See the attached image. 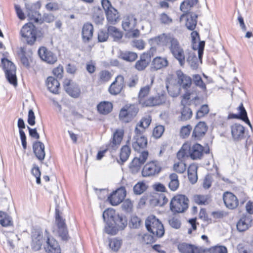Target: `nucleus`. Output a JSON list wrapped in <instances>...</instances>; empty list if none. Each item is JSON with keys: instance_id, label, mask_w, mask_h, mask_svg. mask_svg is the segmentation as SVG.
<instances>
[{"instance_id": "37", "label": "nucleus", "mask_w": 253, "mask_h": 253, "mask_svg": "<svg viewBox=\"0 0 253 253\" xmlns=\"http://www.w3.org/2000/svg\"><path fill=\"white\" fill-rule=\"evenodd\" d=\"M238 110L239 111V114H232L231 115V118L236 119H241L244 121L247 122L249 125L251 126V125L249 122V120L247 117V114L246 110L245 109L243 105L241 104L238 107Z\"/></svg>"}, {"instance_id": "20", "label": "nucleus", "mask_w": 253, "mask_h": 253, "mask_svg": "<svg viewBox=\"0 0 253 253\" xmlns=\"http://www.w3.org/2000/svg\"><path fill=\"white\" fill-rule=\"evenodd\" d=\"M178 250L182 253H204V250L200 247H196L186 243L178 245Z\"/></svg>"}, {"instance_id": "24", "label": "nucleus", "mask_w": 253, "mask_h": 253, "mask_svg": "<svg viewBox=\"0 0 253 253\" xmlns=\"http://www.w3.org/2000/svg\"><path fill=\"white\" fill-rule=\"evenodd\" d=\"M151 121V116L147 115L144 117L137 124L135 128V132L138 134L144 133L145 129L149 126Z\"/></svg>"}, {"instance_id": "38", "label": "nucleus", "mask_w": 253, "mask_h": 253, "mask_svg": "<svg viewBox=\"0 0 253 253\" xmlns=\"http://www.w3.org/2000/svg\"><path fill=\"white\" fill-rule=\"evenodd\" d=\"M198 0H184L180 4V9L184 13H187L197 3Z\"/></svg>"}, {"instance_id": "22", "label": "nucleus", "mask_w": 253, "mask_h": 253, "mask_svg": "<svg viewBox=\"0 0 253 253\" xmlns=\"http://www.w3.org/2000/svg\"><path fill=\"white\" fill-rule=\"evenodd\" d=\"M168 61L166 57L157 56L152 61L151 69L157 71L166 67L168 65Z\"/></svg>"}, {"instance_id": "39", "label": "nucleus", "mask_w": 253, "mask_h": 253, "mask_svg": "<svg viewBox=\"0 0 253 253\" xmlns=\"http://www.w3.org/2000/svg\"><path fill=\"white\" fill-rule=\"evenodd\" d=\"M107 30L108 34L114 38V41H118L122 39V32L116 27L110 26L108 27Z\"/></svg>"}, {"instance_id": "14", "label": "nucleus", "mask_w": 253, "mask_h": 253, "mask_svg": "<svg viewBox=\"0 0 253 253\" xmlns=\"http://www.w3.org/2000/svg\"><path fill=\"white\" fill-rule=\"evenodd\" d=\"M124 78L121 76H118L115 81L110 85L109 88V92L111 94L117 95L121 92L124 86Z\"/></svg>"}, {"instance_id": "10", "label": "nucleus", "mask_w": 253, "mask_h": 253, "mask_svg": "<svg viewBox=\"0 0 253 253\" xmlns=\"http://www.w3.org/2000/svg\"><path fill=\"white\" fill-rule=\"evenodd\" d=\"M137 113V109L134 105L126 106L121 110L119 118L122 122L127 123L130 121Z\"/></svg>"}, {"instance_id": "9", "label": "nucleus", "mask_w": 253, "mask_h": 253, "mask_svg": "<svg viewBox=\"0 0 253 253\" xmlns=\"http://www.w3.org/2000/svg\"><path fill=\"white\" fill-rule=\"evenodd\" d=\"M175 39L174 38L169 35L163 34L149 39V43L154 46L156 45L165 46L169 43L170 45L171 44L172 41L175 40Z\"/></svg>"}, {"instance_id": "57", "label": "nucleus", "mask_w": 253, "mask_h": 253, "mask_svg": "<svg viewBox=\"0 0 253 253\" xmlns=\"http://www.w3.org/2000/svg\"><path fill=\"white\" fill-rule=\"evenodd\" d=\"M164 127L162 125L155 126L153 131V136L156 138H160L164 132Z\"/></svg>"}, {"instance_id": "45", "label": "nucleus", "mask_w": 253, "mask_h": 253, "mask_svg": "<svg viewBox=\"0 0 253 253\" xmlns=\"http://www.w3.org/2000/svg\"><path fill=\"white\" fill-rule=\"evenodd\" d=\"M145 55L141 57L140 59L138 60L135 65V68L138 71L144 70L148 65L149 61L145 59Z\"/></svg>"}, {"instance_id": "60", "label": "nucleus", "mask_w": 253, "mask_h": 253, "mask_svg": "<svg viewBox=\"0 0 253 253\" xmlns=\"http://www.w3.org/2000/svg\"><path fill=\"white\" fill-rule=\"evenodd\" d=\"M99 79L101 82L108 81L111 78V75L108 71H102L99 73Z\"/></svg>"}, {"instance_id": "44", "label": "nucleus", "mask_w": 253, "mask_h": 253, "mask_svg": "<svg viewBox=\"0 0 253 253\" xmlns=\"http://www.w3.org/2000/svg\"><path fill=\"white\" fill-rule=\"evenodd\" d=\"M143 164L137 158H134L130 164V169L133 173H137L140 169Z\"/></svg>"}, {"instance_id": "16", "label": "nucleus", "mask_w": 253, "mask_h": 253, "mask_svg": "<svg viewBox=\"0 0 253 253\" xmlns=\"http://www.w3.org/2000/svg\"><path fill=\"white\" fill-rule=\"evenodd\" d=\"M188 149L189 157L193 160L200 159L203 155V147L199 144L191 145L189 143Z\"/></svg>"}, {"instance_id": "2", "label": "nucleus", "mask_w": 253, "mask_h": 253, "mask_svg": "<svg viewBox=\"0 0 253 253\" xmlns=\"http://www.w3.org/2000/svg\"><path fill=\"white\" fill-rule=\"evenodd\" d=\"M40 34V32L37 31L36 27L32 23L25 24L20 31L21 37L30 45L33 44L37 38L41 37Z\"/></svg>"}, {"instance_id": "53", "label": "nucleus", "mask_w": 253, "mask_h": 253, "mask_svg": "<svg viewBox=\"0 0 253 253\" xmlns=\"http://www.w3.org/2000/svg\"><path fill=\"white\" fill-rule=\"evenodd\" d=\"M192 112L191 109L186 106H184L181 112V120L183 121L187 120L191 118Z\"/></svg>"}, {"instance_id": "32", "label": "nucleus", "mask_w": 253, "mask_h": 253, "mask_svg": "<svg viewBox=\"0 0 253 253\" xmlns=\"http://www.w3.org/2000/svg\"><path fill=\"white\" fill-rule=\"evenodd\" d=\"M113 223L118 230L124 229L127 225V220L126 216L117 214L114 219Z\"/></svg>"}, {"instance_id": "27", "label": "nucleus", "mask_w": 253, "mask_h": 253, "mask_svg": "<svg viewBox=\"0 0 253 253\" xmlns=\"http://www.w3.org/2000/svg\"><path fill=\"white\" fill-rule=\"evenodd\" d=\"M46 85L48 89L52 93L57 94L59 89L60 84L57 80L52 77L47 78Z\"/></svg>"}, {"instance_id": "46", "label": "nucleus", "mask_w": 253, "mask_h": 253, "mask_svg": "<svg viewBox=\"0 0 253 253\" xmlns=\"http://www.w3.org/2000/svg\"><path fill=\"white\" fill-rule=\"evenodd\" d=\"M28 6V5L26 4V8L29 10L28 15L30 20L36 23H40L41 22L40 14L37 11L29 9Z\"/></svg>"}, {"instance_id": "21", "label": "nucleus", "mask_w": 253, "mask_h": 253, "mask_svg": "<svg viewBox=\"0 0 253 253\" xmlns=\"http://www.w3.org/2000/svg\"><path fill=\"white\" fill-rule=\"evenodd\" d=\"M199 97L195 89L191 91L187 92L183 97L181 100L182 104H191L194 103L197 105L199 103Z\"/></svg>"}, {"instance_id": "42", "label": "nucleus", "mask_w": 253, "mask_h": 253, "mask_svg": "<svg viewBox=\"0 0 253 253\" xmlns=\"http://www.w3.org/2000/svg\"><path fill=\"white\" fill-rule=\"evenodd\" d=\"M11 218L6 213L0 211V224L1 226L6 227L12 225Z\"/></svg>"}, {"instance_id": "17", "label": "nucleus", "mask_w": 253, "mask_h": 253, "mask_svg": "<svg viewBox=\"0 0 253 253\" xmlns=\"http://www.w3.org/2000/svg\"><path fill=\"white\" fill-rule=\"evenodd\" d=\"M223 199L226 207L229 209H234L238 205L237 198L231 192L225 193L223 196Z\"/></svg>"}, {"instance_id": "61", "label": "nucleus", "mask_w": 253, "mask_h": 253, "mask_svg": "<svg viewBox=\"0 0 253 253\" xmlns=\"http://www.w3.org/2000/svg\"><path fill=\"white\" fill-rule=\"evenodd\" d=\"M192 128V126L190 125L182 126L180 130V135L183 138L187 137L190 134Z\"/></svg>"}, {"instance_id": "25", "label": "nucleus", "mask_w": 253, "mask_h": 253, "mask_svg": "<svg viewBox=\"0 0 253 253\" xmlns=\"http://www.w3.org/2000/svg\"><path fill=\"white\" fill-rule=\"evenodd\" d=\"M252 222L251 217L250 215L242 216L237 223L236 226L238 230L243 232L247 230L251 226Z\"/></svg>"}, {"instance_id": "12", "label": "nucleus", "mask_w": 253, "mask_h": 253, "mask_svg": "<svg viewBox=\"0 0 253 253\" xmlns=\"http://www.w3.org/2000/svg\"><path fill=\"white\" fill-rule=\"evenodd\" d=\"M38 53L40 58L48 64H54L57 60V56L44 47H40Z\"/></svg>"}, {"instance_id": "31", "label": "nucleus", "mask_w": 253, "mask_h": 253, "mask_svg": "<svg viewBox=\"0 0 253 253\" xmlns=\"http://www.w3.org/2000/svg\"><path fill=\"white\" fill-rule=\"evenodd\" d=\"M177 76L178 79V83L182 88L186 89L190 86L191 84L190 77L183 74L180 71L177 72Z\"/></svg>"}, {"instance_id": "19", "label": "nucleus", "mask_w": 253, "mask_h": 253, "mask_svg": "<svg viewBox=\"0 0 253 253\" xmlns=\"http://www.w3.org/2000/svg\"><path fill=\"white\" fill-rule=\"evenodd\" d=\"M154 78L151 79V85H147L141 88L138 95V100L143 106L147 107V99L146 97L149 94L152 84L153 83Z\"/></svg>"}, {"instance_id": "26", "label": "nucleus", "mask_w": 253, "mask_h": 253, "mask_svg": "<svg viewBox=\"0 0 253 253\" xmlns=\"http://www.w3.org/2000/svg\"><path fill=\"white\" fill-rule=\"evenodd\" d=\"M34 152L37 158L40 161H42L45 158L44 145L40 141L36 142L33 144Z\"/></svg>"}, {"instance_id": "48", "label": "nucleus", "mask_w": 253, "mask_h": 253, "mask_svg": "<svg viewBox=\"0 0 253 253\" xmlns=\"http://www.w3.org/2000/svg\"><path fill=\"white\" fill-rule=\"evenodd\" d=\"M147 189L145 183L143 182H138L133 187L134 193L136 195H140Z\"/></svg>"}, {"instance_id": "30", "label": "nucleus", "mask_w": 253, "mask_h": 253, "mask_svg": "<svg viewBox=\"0 0 253 253\" xmlns=\"http://www.w3.org/2000/svg\"><path fill=\"white\" fill-rule=\"evenodd\" d=\"M93 28L90 23L84 24L82 29V38L84 42H88L93 36Z\"/></svg>"}, {"instance_id": "35", "label": "nucleus", "mask_w": 253, "mask_h": 253, "mask_svg": "<svg viewBox=\"0 0 253 253\" xmlns=\"http://www.w3.org/2000/svg\"><path fill=\"white\" fill-rule=\"evenodd\" d=\"M112 104L108 101L101 102L97 105L98 112L102 114H108L112 111Z\"/></svg>"}, {"instance_id": "23", "label": "nucleus", "mask_w": 253, "mask_h": 253, "mask_svg": "<svg viewBox=\"0 0 253 253\" xmlns=\"http://www.w3.org/2000/svg\"><path fill=\"white\" fill-rule=\"evenodd\" d=\"M183 18L185 19V26L187 29L190 30H194L197 24V16L195 14L188 13L182 15L180 21H182Z\"/></svg>"}, {"instance_id": "49", "label": "nucleus", "mask_w": 253, "mask_h": 253, "mask_svg": "<svg viewBox=\"0 0 253 253\" xmlns=\"http://www.w3.org/2000/svg\"><path fill=\"white\" fill-rule=\"evenodd\" d=\"M193 199L199 205H206L209 203V197L207 195H196L193 197Z\"/></svg>"}, {"instance_id": "47", "label": "nucleus", "mask_w": 253, "mask_h": 253, "mask_svg": "<svg viewBox=\"0 0 253 253\" xmlns=\"http://www.w3.org/2000/svg\"><path fill=\"white\" fill-rule=\"evenodd\" d=\"M130 154V149L127 146H124L120 152V159L123 162H126Z\"/></svg>"}, {"instance_id": "13", "label": "nucleus", "mask_w": 253, "mask_h": 253, "mask_svg": "<svg viewBox=\"0 0 253 253\" xmlns=\"http://www.w3.org/2000/svg\"><path fill=\"white\" fill-rule=\"evenodd\" d=\"M143 133L140 134L135 132V135L132 139V147L134 150L139 151L145 148L147 144V139L143 135Z\"/></svg>"}, {"instance_id": "52", "label": "nucleus", "mask_w": 253, "mask_h": 253, "mask_svg": "<svg viewBox=\"0 0 253 253\" xmlns=\"http://www.w3.org/2000/svg\"><path fill=\"white\" fill-rule=\"evenodd\" d=\"M142 225V221L141 219L137 216H132L131 217L129 226L131 228L137 229L139 228Z\"/></svg>"}, {"instance_id": "56", "label": "nucleus", "mask_w": 253, "mask_h": 253, "mask_svg": "<svg viewBox=\"0 0 253 253\" xmlns=\"http://www.w3.org/2000/svg\"><path fill=\"white\" fill-rule=\"evenodd\" d=\"M173 169L177 172L182 173L186 169V165L182 161L176 162L173 165Z\"/></svg>"}, {"instance_id": "40", "label": "nucleus", "mask_w": 253, "mask_h": 253, "mask_svg": "<svg viewBox=\"0 0 253 253\" xmlns=\"http://www.w3.org/2000/svg\"><path fill=\"white\" fill-rule=\"evenodd\" d=\"M188 149H189V142H186L182 145L181 149L177 153V157L179 160L182 161L185 157H189Z\"/></svg>"}, {"instance_id": "54", "label": "nucleus", "mask_w": 253, "mask_h": 253, "mask_svg": "<svg viewBox=\"0 0 253 253\" xmlns=\"http://www.w3.org/2000/svg\"><path fill=\"white\" fill-rule=\"evenodd\" d=\"M168 91L169 95L172 97L178 96L180 93V88L178 85H167Z\"/></svg>"}, {"instance_id": "55", "label": "nucleus", "mask_w": 253, "mask_h": 253, "mask_svg": "<svg viewBox=\"0 0 253 253\" xmlns=\"http://www.w3.org/2000/svg\"><path fill=\"white\" fill-rule=\"evenodd\" d=\"M193 77L194 84L205 91L206 89V84L204 83L200 76L199 75H195Z\"/></svg>"}, {"instance_id": "8", "label": "nucleus", "mask_w": 253, "mask_h": 253, "mask_svg": "<svg viewBox=\"0 0 253 253\" xmlns=\"http://www.w3.org/2000/svg\"><path fill=\"white\" fill-rule=\"evenodd\" d=\"M162 169L160 163L153 161L147 163L143 168L142 174L144 177L153 176L159 173Z\"/></svg>"}, {"instance_id": "5", "label": "nucleus", "mask_w": 253, "mask_h": 253, "mask_svg": "<svg viewBox=\"0 0 253 253\" xmlns=\"http://www.w3.org/2000/svg\"><path fill=\"white\" fill-rule=\"evenodd\" d=\"M101 4L109 23L115 24L120 21V15L118 10L111 4L109 0H101Z\"/></svg>"}, {"instance_id": "33", "label": "nucleus", "mask_w": 253, "mask_h": 253, "mask_svg": "<svg viewBox=\"0 0 253 253\" xmlns=\"http://www.w3.org/2000/svg\"><path fill=\"white\" fill-rule=\"evenodd\" d=\"M124 136V130L123 129H118L114 133L113 138L109 145V147L113 149L120 145Z\"/></svg>"}, {"instance_id": "34", "label": "nucleus", "mask_w": 253, "mask_h": 253, "mask_svg": "<svg viewBox=\"0 0 253 253\" xmlns=\"http://www.w3.org/2000/svg\"><path fill=\"white\" fill-rule=\"evenodd\" d=\"M186 61L192 69H196L198 68L199 61L194 52L190 51L187 53Z\"/></svg>"}, {"instance_id": "41", "label": "nucleus", "mask_w": 253, "mask_h": 253, "mask_svg": "<svg viewBox=\"0 0 253 253\" xmlns=\"http://www.w3.org/2000/svg\"><path fill=\"white\" fill-rule=\"evenodd\" d=\"M116 215L115 211L113 209H108L104 211L103 218L104 222L106 223L112 222Z\"/></svg>"}, {"instance_id": "4", "label": "nucleus", "mask_w": 253, "mask_h": 253, "mask_svg": "<svg viewBox=\"0 0 253 253\" xmlns=\"http://www.w3.org/2000/svg\"><path fill=\"white\" fill-rule=\"evenodd\" d=\"M188 198L183 195H177L174 196L170 203V210L173 212H184L188 207Z\"/></svg>"}, {"instance_id": "7", "label": "nucleus", "mask_w": 253, "mask_h": 253, "mask_svg": "<svg viewBox=\"0 0 253 253\" xmlns=\"http://www.w3.org/2000/svg\"><path fill=\"white\" fill-rule=\"evenodd\" d=\"M1 63L7 80L9 83L16 86L17 83L15 65L10 61L5 58L1 59Z\"/></svg>"}, {"instance_id": "15", "label": "nucleus", "mask_w": 253, "mask_h": 253, "mask_svg": "<svg viewBox=\"0 0 253 253\" xmlns=\"http://www.w3.org/2000/svg\"><path fill=\"white\" fill-rule=\"evenodd\" d=\"M232 137L234 141H240L244 136L245 128L239 124H234L230 126Z\"/></svg>"}, {"instance_id": "63", "label": "nucleus", "mask_w": 253, "mask_h": 253, "mask_svg": "<svg viewBox=\"0 0 253 253\" xmlns=\"http://www.w3.org/2000/svg\"><path fill=\"white\" fill-rule=\"evenodd\" d=\"M121 245V242L117 239H113L110 241L109 246L112 250L114 251H118L120 248Z\"/></svg>"}, {"instance_id": "59", "label": "nucleus", "mask_w": 253, "mask_h": 253, "mask_svg": "<svg viewBox=\"0 0 253 253\" xmlns=\"http://www.w3.org/2000/svg\"><path fill=\"white\" fill-rule=\"evenodd\" d=\"M122 207L126 211L130 212L132 211L133 208L132 202L129 199H126L123 203Z\"/></svg>"}, {"instance_id": "43", "label": "nucleus", "mask_w": 253, "mask_h": 253, "mask_svg": "<svg viewBox=\"0 0 253 253\" xmlns=\"http://www.w3.org/2000/svg\"><path fill=\"white\" fill-rule=\"evenodd\" d=\"M120 56L122 59L129 62L134 61L137 57L135 53L130 51L122 52Z\"/></svg>"}, {"instance_id": "11", "label": "nucleus", "mask_w": 253, "mask_h": 253, "mask_svg": "<svg viewBox=\"0 0 253 253\" xmlns=\"http://www.w3.org/2000/svg\"><path fill=\"white\" fill-rule=\"evenodd\" d=\"M126 196V191L124 188H120L114 191L108 197V200L112 206L120 204Z\"/></svg>"}, {"instance_id": "1", "label": "nucleus", "mask_w": 253, "mask_h": 253, "mask_svg": "<svg viewBox=\"0 0 253 253\" xmlns=\"http://www.w3.org/2000/svg\"><path fill=\"white\" fill-rule=\"evenodd\" d=\"M42 245H43L44 250L47 253H61L59 244L53 238H49L47 235L43 238L42 235L39 233H35L33 235V249L38 251L41 249Z\"/></svg>"}, {"instance_id": "62", "label": "nucleus", "mask_w": 253, "mask_h": 253, "mask_svg": "<svg viewBox=\"0 0 253 253\" xmlns=\"http://www.w3.org/2000/svg\"><path fill=\"white\" fill-rule=\"evenodd\" d=\"M140 236L141 237L140 241L143 244H149L153 242V238L150 235L144 234Z\"/></svg>"}, {"instance_id": "29", "label": "nucleus", "mask_w": 253, "mask_h": 253, "mask_svg": "<svg viewBox=\"0 0 253 253\" xmlns=\"http://www.w3.org/2000/svg\"><path fill=\"white\" fill-rule=\"evenodd\" d=\"M166 95L164 94H159L155 97H151L147 99V107L159 105L166 102Z\"/></svg>"}, {"instance_id": "28", "label": "nucleus", "mask_w": 253, "mask_h": 253, "mask_svg": "<svg viewBox=\"0 0 253 253\" xmlns=\"http://www.w3.org/2000/svg\"><path fill=\"white\" fill-rule=\"evenodd\" d=\"M207 129V126L204 122H199L194 128L192 136L199 139L205 135Z\"/></svg>"}, {"instance_id": "51", "label": "nucleus", "mask_w": 253, "mask_h": 253, "mask_svg": "<svg viewBox=\"0 0 253 253\" xmlns=\"http://www.w3.org/2000/svg\"><path fill=\"white\" fill-rule=\"evenodd\" d=\"M73 84H75L72 83L70 80L68 79H65L63 82L64 88L65 91L67 92V93L68 94H71L72 95H75L77 94L78 92V90L77 89V88H75V90L74 91V92H71L70 91V90L69 89V87L70 88Z\"/></svg>"}, {"instance_id": "6", "label": "nucleus", "mask_w": 253, "mask_h": 253, "mask_svg": "<svg viewBox=\"0 0 253 253\" xmlns=\"http://www.w3.org/2000/svg\"><path fill=\"white\" fill-rule=\"evenodd\" d=\"M169 48L173 57L178 61L179 65L183 66L188 52L184 51L176 39L172 41V43L169 45Z\"/></svg>"}, {"instance_id": "3", "label": "nucleus", "mask_w": 253, "mask_h": 253, "mask_svg": "<svg viewBox=\"0 0 253 253\" xmlns=\"http://www.w3.org/2000/svg\"><path fill=\"white\" fill-rule=\"evenodd\" d=\"M145 226L147 229L156 237H161L165 233L163 225L154 215H151L147 217Z\"/></svg>"}, {"instance_id": "58", "label": "nucleus", "mask_w": 253, "mask_h": 253, "mask_svg": "<svg viewBox=\"0 0 253 253\" xmlns=\"http://www.w3.org/2000/svg\"><path fill=\"white\" fill-rule=\"evenodd\" d=\"M209 112V109L207 105H203L200 109L197 111L196 118L197 119L201 118L207 114Z\"/></svg>"}, {"instance_id": "36", "label": "nucleus", "mask_w": 253, "mask_h": 253, "mask_svg": "<svg viewBox=\"0 0 253 253\" xmlns=\"http://www.w3.org/2000/svg\"><path fill=\"white\" fill-rule=\"evenodd\" d=\"M169 187L170 190L172 191H176L179 187V182L178 179V176L176 173H171L169 175Z\"/></svg>"}, {"instance_id": "64", "label": "nucleus", "mask_w": 253, "mask_h": 253, "mask_svg": "<svg viewBox=\"0 0 253 253\" xmlns=\"http://www.w3.org/2000/svg\"><path fill=\"white\" fill-rule=\"evenodd\" d=\"M211 253H227V249L224 246H215L211 249Z\"/></svg>"}, {"instance_id": "50", "label": "nucleus", "mask_w": 253, "mask_h": 253, "mask_svg": "<svg viewBox=\"0 0 253 253\" xmlns=\"http://www.w3.org/2000/svg\"><path fill=\"white\" fill-rule=\"evenodd\" d=\"M106 224L104 228V231L108 234L112 235L116 234L119 230L114 225V223L110 222L106 223Z\"/></svg>"}, {"instance_id": "18", "label": "nucleus", "mask_w": 253, "mask_h": 253, "mask_svg": "<svg viewBox=\"0 0 253 253\" xmlns=\"http://www.w3.org/2000/svg\"><path fill=\"white\" fill-rule=\"evenodd\" d=\"M137 20L134 15L129 14L123 17L122 22V26L125 31L130 30L134 29L136 25Z\"/></svg>"}]
</instances>
